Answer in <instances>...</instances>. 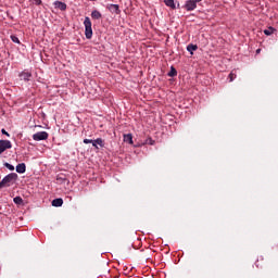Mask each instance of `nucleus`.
Instances as JSON below:
<instances>
[{
	"instance_id": "nucleus-2",
	"label": "nucleus",
	"mask_w": 278,
	"mask_h": 278,
	"mask_svg": "<svg viewBox=\"0 0 278 278\" xmlns=\"http://www.w3.org/2000/svg\"><path fill=\"white\" fill-rule=\"evenodd\" d=\"M84 26H85V36L87 40H90V38H92V22L90 21V17H85Z\"/></svg>"
},
{
	"instance_id": "nucleus-8",
	"label": "nucleus",
	"mask_w": 278,
	"mask_h": 278,
	"mask_svg": "<svg viewBox=\"0 0 278 278\" xmlns=\"http://www.w3.org/2000/svg\"><path fill=\"white\" fill-rule=\"evenodd\" d=\"M52 205L53 207H62V205H64V200H62V198L54 199Z\"/></svg>"
},
{
	"instance_id": "nucleus-14",
	"label": "nucleus",
	"mask_w": 278,
	"mask_h": 278,
	"mask_svg": "<svg viewBox=\"0 0 278 278\" xmlns=\"http://www.w3.org/2000/svg\"><path fill=\"white\" fill-rule=\"evenodd\" d=\"M197 49H199V47L197 45H189L187 47V51H190L191 55L193 51H197Z\"/></svg>"
},
{
	"instance_id": "nucleus-12",
	"label": "nucleus",
	"mask_w": 278,
	"mask_h": 278,
	"mask_svg": "<svg viewBox=\"0 0 278 278\" xmlns=\"http://www.w3.org/2000/svg\"><path fill=\"white\" fill-rule=\"evenodd\" d=\"M165 5H167V8H172V10H175V0H163Z\"/></svg>"
},
{
	"instance_id": "nucleus-1",
	"label": "nucleus",
	"mask_w": 278,
	"mask_h": 278,
	"mask_svg": "<svg viewBox=\"0 0 278 278\" xmlns=\"http://www.w3.org/2000/svg\"><path fill=\"white\" fill-rule=\"evenodd\" d=\"M18 179V175L16 173H11L7 175L1 181H0V188H8L9 186H12Z\"/></svg>"
},
{
	"instance_id": "nucleus-19",
	"label": "nucleus",
	"mask_w": 278,
	"mask_h": 278,
	"mask_svg": "<svg viewBox=\"0 0 278 278\" xmlns=\"http://www.w3.org/2000/svg\"><path fill=\"white\" fill-rule=\"evenodd\" d=\"M228 77H229V81H233V79L236 78V74L231 72Z\"/></svg>"
},
{
	"instance_id": "nucleus-25",
	"label": "nucleus",
	"mask_w": 278,
	"mask_h": 278,
	"mask_svg": "<svg viewBox=\"0 0 278 278\" xmlns=\"http://www.w3.org/2000/svg\"><path fill=\"white\" fill-rule=\"evenodd\" d=\"M150 144H153V140L150 139Z\"/></svg>"
},
{
	"instance_id": "nucleus-6",
	"label": "nucleus",
	"mask_w": 278,
	"mask_h": 278,
	"mask_svg": "<svg viewBox=\"0 0 278 278\" xmlns=\"http://www.w3.org/2000/svg\"><path fill=\"white\" fill-rule=\"evenodd\" d=\"M20 79H22V81H29V79H31V72H22Z\"/></svg>"
},
{
	"instance_id": "nucleus-5",
	"label": "nucleus",
	"mask_w": 278,
	"mask_h": 278,
	"mask_svg": "<svg viewBox=\"0 0 278 278\" xmlns=\"http://www.w3.org/2000/svg\"><path fill=\"white\" fill-rule=\"evenodd\" d=\"M108 10L112 12V14H121V9L118 4H109Z\"/></svg>"
},
{
	"instance_id": "nucleus-10",
	"label": "nucleus",
	"mask_w": 278,
	"mask_h": 278,
	"mask_svg": "<svg viewBox=\"0 0 278 278\" xmlns=\"http://www.w3.org/2000/svg\"><path fill=\"white\" fill-rule=\"evenodd\" d=\"M124 142H128V144H134V136L131 134L124 135Z\"/></svg>"
},
{
	"instance_id": "nucleus-15",
	"label": "nucleus",
	"mask_w": 278,
	"mask_h": 278,
	"mask_svg": "<svg viewBox=\"0 0 278 278\" xmlns=\"http://www.w3.org/2000/svg\"><path fill=\"white\" fill-rule=\"evenodd\" d=\"M265 36H273L275 34V28L269 27L268 29L264 30Z\"/></svg>"
},
{
	"instance_id": "nucleus-20",
	"label": "nucleus",
	"mask_w": 278,
	"mask_h": 278,
	"mask_svg": "<svg viewBox=\"0 0 278 278\" xmlns=\"http://www.w3.org/2000/svg\"><path fill=\"white\" fill-rule=\"evenodd\" d=\"M4 166L9 168V170H14V166L10 163H5Z\"/></svg>"
},
{
	"instance_id": "nucleus-22",
	"label": "nucleus",
	"mask_w": 278,
	"mask_h": 278,
	"mask_svg": "<svg viewBox=\"0 0 278 278\" xmlns=\"http://www.w3.org/2000/svg\"><path fill=\"white\" fill-rule=\"evenodd\" d=\"M29 1H33L35 5H40V3H42V0H29Z\"/></svg>"
},
{
	"instance_id": "nucleus-18",
	"label": "nucleus",
	"mask_w": 278,
	"mask_h": 278,
	"mask_svg": "<svg viewBox=\"0 0 278 278\" xmlns=\"http://www.w3.org/2000/svg\"><path fill=\"white\" fill-rule=\"evenodd\" d=\"M177 75V70L175 67H172L170 72L168 73L169 77H175Z\"/></svg>"
},
{
	"instance_id": "nucleus-13",
	"label": "nucleus",
	"mask_w": 278,
	"mask_h": 278,
	"mask_svg": "<svg viewBox=\"0 0 278 278\" xmlns=\"http://www.w3.org/2000/svg\"><path fill=\"white\" fill-rule=\"evenodd\" d=\"M91 17L94 18L96 21H99L101 18V12L94 10L91 12Z\"/></svg>"
},
{
	"instance_id": "nucleus-7",
	"label": "nucleus",
	"mask_w": 278,
	"mask_h": 278,
	"mask_svg": "<svg viewBox=\"0 0 278 278\" xmlns=\"http://www.w3.org/2000/svg\"><path fill=\"white\" fill-rule=\"evenodd\" d=\"M92 147H94V149H99V147H105V143L103 142V139L98 138L93 140Z\"/></svg>"
},
{
	"instance_id": "nucleus-16",
	"label": "nucleus",
	"mask_w": 278,
	"mask_h": 278,
	"mask_svg": "<svg viewBox=\"0 0 278 278\" xmlns=\"http://www.w3.org/2000/svg\"><path fill=\"white\" fill-rule=\"evenodd\" d=\"M13 201H14V203H15L16 205L23 204V198H21V197H15V198L13 199Z\"/></svg>"
},
{
	"instance_id": "nucleus-4",
	"label": "nucleus",
	"mask_w": 278,
	"mask_h": 278,
	"mask_svg": "<svg viewBox=\"0 0 278 278\" xmlns=\"http://www.w3.org/2000/svg\"><path fill=\"white\" fill-rule=\"evenodd\" d=\"M7 149H12V142L10 140H0V154Z\"/></svg>"
},
{
	"instance_id": "nucleus-24",
	"label": "nucleus",
	"mask_w": 278,
	"mask_h": 278,
	"mask_svg": "<svg viewBox=\"0 0 278 278\" xmlns=\"http://www.w3.org/2000/svg\"><path fill=\"white\" fill-rule=\"evenodd\" d=\"M261 51H262V49H257V50H256V53H257V54H260V53H261Z\"/></svg>"
},
{
	"instance_id": "nucleus-17",
	"label": "nucleus",
	"mask_w": 278,
	"mask_h": 278,
	"mask_svg": "<svg viewBox=\"0 0 278 278\" xmlns=\"http://www.w3.org/2000/svg\"><path fill=\"white\" fill-rule=\"evenodd\" d=\"M12 42H15L16 45H21V40H18V37L16 35H11Z\"/></svg>"
},
{
	"instance_id": "nucleus-21",
	"label": "nucleus",
	"mask_w": 278,
	"mask_h": 278,
	"mask_svg": "<svg viewBox=\"0 0 278 278\" xmlns=\"http://www.w3.org/2000/svg\"><path fill=\"white\" fill-rule=\"evenodd\" d=\"M93 140L92 139H84V144H92Z\"/></svg>"
},
{
	"instance_id": "nucleus-3",
	"label": "nucleus",
	"mask_w": 278,
	"mask_h": 278,
	"mask_svg": "<svg viewBox=\"0 0 278 278\" xmlns=\"http://www.w3.org/2000/svg\"><path fill=\"white\" fill-rule=\"evenodd\" d=\"M48 138H49V132L47 131H39L33 135V140H36L37 142L40 140H47Z\"/></svg>"
},
{
	"instance_id": "nucleus-11",
	"label": "nucleus",
	"mask_w": 278,
	"mask_h": 278,
	"mask_svg": "<svg viewBox=\"0 0 278 278\" xmlns=\"http://www.w3.org/2000/svg\"><path fill=\"white\" fill-rule=\"evenodd\" d=\"M25 170H26L25 163L18 164L16 166V173L23 174V173H25Z\"/></svg>"
},
{
	"instance_id": "nucleus-23",
	"label": "nucleus",
	"mask_w": 278,
	"mask_h": 278,
	"mask_svg": "<svg viewBox=\"0 0 278 278\" xmlns=\"http://www.w3.org/2000/svg\"><path fill=\"white\" fill-rule=\"evenodd\" d=\"M1 134H3L4 136H10V134H8V131H5V129H2Z\"/></svg>"
},
{
	"instance_id": "nucleus-9",
	"label": "nucleus",
	"mask_w": 278,
	"mask_h": 278,
	"mask_svg": "<svg viewBox=\"0 0 278 278\" xmlns=\"http://www.w3.org/2000/svg\"><path fill=\"white\" fill-rule=\"evenodd\" d=\"M54 8H56L58 10H62V12H64V10H66V3L60 2V1H55L54 2Z\"/></svg>"
}]
</instances>
